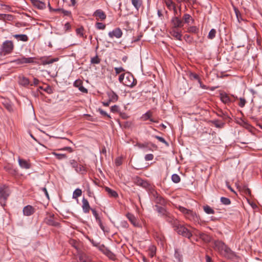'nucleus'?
Wrapping results in <instances>:
<instances>
[{
    "mask_svg": "<svg viewBox=\"0 0 262 262\" xmlns=\"http://www.w3.org/2000/svg\"><path fill=\"white\" fill-rule=\"evenodd\" d=\"M214 249L222 255L229 258H232L235 253L228 248L223 242L216 241L214 243Z\"/></svg>",
    "mask_w": 262,
    "mask_h": 262,
    "instance_id": "obj_1",
    "label": "nucleus"
},
{
    "mask_svg": "<svg viewBox=\"0 0 262 262\" xmlns=\"http://www.w3.org/2000/svg\"><path fill=\"white\" fill-rule=\"evenodd\" d=\"M171 224L173 225L174 230L179 234L188 238H190L192 236L191 232L183 225L178 224L177 220H174Z\"/></svg>",
    "mask_w": 262,
    "mask_h": 262,
    "instance_id": "obj_2",
    "label": "nucleus"
},
{
    "mask_svg": "<svg viewBox=\"0 0 262 262\" xmlns=\"http://www.w3.org/2000/svg\"><path fill=\"white\" fill-rule=\"evenodd\" d=\"M179 210L183 213L185 216L186 218L190 221L193 222H198L199 221L198 216L196 213L193 212L191 210L187 209L184 207L179 206Z\"/></svg>",
    "mask_w": 262,
    "mask_h": 262,
    "instance_id": "obj_3",
    "label": "nucleus"
},
{
    "mask_svg": "<svg viewBox=\"0 0 262 262\" xmlns=\"http://www.w3.org/2000/svg\"><path fill=\"white\" fill-rule=\"evenodd\" d=\"M155 208L160 216L164 217L169 223H172L174 219L165 208L157 205H155Z\"/></svg>",
    "mask_w": 262,
    "mask_h": 262,
    "instance_id": "obj_4",
    "label": "nucleus"
},
{
    "mask_svg": "<svg viewBox=\"0 0 262 262\" xmlns=\"http://www.w3.org/2000/svg\"><path fill=\"white\" fill-rule=\"evenodd\" d=\"M150 195L152 200L156 203L163 205L165 204V201L158 193L154 189L150 190Z\"/></svg>",
    "mask_w": 262,
    "mask_h": 262,
    "instance_id": "obj_5",
    "label": "nucleus"
},
{
    "mask_svg": "<svg viewBox=\"0 0 262 262\" xmlns=\"http://www.w3.org/2000/svg\"><path fill=\"white\" fill-rule=\"evenodd\" d=\"M14 48L13 42L10 40H6L3 43L2 50L4 52V55L11 53Z\"/></svg>",
    "mask_w": 262,
    "mask_h": 262,
    "instance_id": "obj_6",
    "label": "nucleus"
},
{
    "mask_svg": "<svg viewBox=\"0 0 262 262\" xmlns=\"http://www.w3.org/2000/svg\"><path fill=\"white\" fill-rule=\"evenodd\" d=\"M133 181L134 183L137 185L140 186L146 189H150L151 186L150 184L146 180H144L139 177H135L133 179Z\"/></svg>",
    "mask_w": 262,
    "mask_h": 262,
    "instance_id": "obj_7",
    "label": "nucleus"
},
{
    "mask_svg": "<svg viewBox=\"0 0 262 262\" xmlns=\"http://www.w3.org/2000/svg\"><path fill=\"white\" fill-rule=\"evenodd\" d=\"M171 22L173 26L172 29H178L179 28H181L184 26V22L178 16H174L172 17Z\"/></svg>",
    "mask_w": 262,
    "mask_h": 262,
    "instance_id": "obj_8",
    "label": "nucleus"
},
{
    "mask_svg": "<svg viewBox=\"0 0 262 262\" xmlns=\"http://www.w3.org/2000/svg\"><path fill=\"white\" fill-rule=\"evenodd\" d=\"M136 84L135 83V79L133 75L127 74L125 76V81H123V84L128 87H133Z\"/></svg>",
    "mask_w": 262,
    "mask_h": 262,
    "instance_id": "obj_9",
    "label": "nucleus"
},
{
    "mask_svg": "<svg viewBox=\"0 0 262 262\" xmlns=\"http://www.w3.org/2000/svg\"><path fill=\"white\" fill-rule=\"evenodd\" d=\"M34 57H23L14 60L13 62L17 64H20L23 63H28L34 62Z\"/></svg>",
    "mask_w": 262,
    "mask_h": 262,
    "instance_id": "obj_10",
    "label": "nucleus"
},
{
    "mask_svg": "<svg viewBox=\"0 0 262 262\" xmlns=\"http://www.w3.org/2000/svg\"><path fill=\"white\" fill-rule=\"evenodd\" d=\"M122 31L119 28H117L108 33V36L112 38L114 37L120 38L122 37Z\"/></svg>",
    "mask_w": 262,
    "mask_h": 262,
    "instance_id": "obj_11",
    "label": "nucleus"
},
{
    "mask_svg": "<svg viewBox=\"0 0 262 262\" xmlns=\"http://www.w3.org/2000/svg\"><path fill=\"white\" fill-rule=\"evenodd\" d=\"M101 251L104 253L106 256H107L110 259L113 260H115L116 259V255L107 248L103 246V247L101 249Z\"/></svg>",
    "mask_w": 262,
    "mask_h": 262,
    "instance_id": "obj_12",
    "label": "nucleus"
},
{
    "mask_svg": "<svg viewBox=\"0 0 262 262\" xmlns=\"http://www.w3.org/2000/svg\"><path fill=\"white\" fill-rule=\"evenodd\" d=\"M23 214L26 216H30L35 212V209L31 205H27L23 208Z\"/></svg>",
    "mask_w": 262,
    "mask_h": 262,
    "instance_id": "obj_13",
    "label": "nucleus"
},
{
    "mask_svg": "<svg viewBox=\"0 0 262 262\" xmlns=\"http://www.w3.org/2000/svg\"><path fill=\"white\" fill-rule=\"evenodd\" d=\"M9 195L8 189L6 187H0V199L6 200Z\"/></svg>",
    "mask_w": 262,
    "mask_h": 262,
    "instance_id": "obj_14",
    "label": "nucleus"
},
{
    "mask_svg": "<svg viewBox=\"0 0 262 262\" xmlns=\"http://www.w3.org/2000/svg\"><path fill=\"white\" fill-rule=\"evenodd\" d=\"M82 208L83 211L86 213H89L90 210H91L92 208H91L90 207L88 201L86 199L83 198L82 200Z\"/></svg>",
    "mask_w": 262,
    "mask_h": 262,
    "instance_id": "obj_15",
    "label": "nucleus"
},
{
    "mask_svg": "<svg viewBox=\"0 0 262 262\" xmlns=\"http://www.w3.org/2000/svg\"><path fill=\"white\" fill-rule=\"evenodd\" d=\"M221 100L226 104H229L232 100L230 97L226 93H222L220 95Z\"/></svg>",
    "mask_w": 262,
    "mask_h": 262,
    "instance_id": "obj_16",
    "label": "nucleus"
},
{
    "mask_svg": "<svg viewBox=\"0 0 262 262\" xmlns=\"http://www.w3.org/2000/svg\"><path fill=\"white\" fill-rule=\"evenodd\" d=\"M58 60H59L58 58L49 59V57H47V58L42 57L40 58V60L43 65L51 64L54 62H56V61H58Z\"/></svg>",
    "mask_w": 262,
    "mask_h": 262,
    "instance_id": "obj_17",
    "label": "nucleus"
},
{
    "mask_svg": "<svg viewBox=\"0 0 262 262\" xmlns=\"http://www.w3.org/2000/svg\"><path fill=\"white\" fill-rule=\"evenodd\" d=\"M93 16L98 17L102 20H104L106 17V15L105 13L101 9L96 10L94 13Z\"/></svg>",
    "mask_w": 262,
    "mask_h": 262,
    "instance_id": "obj_18",
    "label": "nucleus"
},
{
    "mask_svg": "<svg viewBox=\"0 0 262 262\" xmlns=\"http://www.w3.org/2000/svg\"><path fill=\"white\" fill-rule=\"evenodd\" d=\"M170 34L177 39L179 40H182V34L181 32H180L178 29H172L170 32Z\"/></svg>",
    "mask_w": 262,
    "mask_h": 262,
    "instance_id": "obj_19",
    "label": "nucleus"
},
{
    "mask_svg": "<svg viewBox=\"0 0 262 262\" xmlns=\"http://www.w3.org/2000/svg\"><path fill=\"white\" fill-rule=\"evenodd\" d=\"M32 2L34 6L39 9H43L46 8V4L42 2L39 1L38 0H32Z\"/></svg>",
    "mask_w": 262,
    "mask_h": 262,
    "instance_id": "obj_20",
    "label": "nucleus"
},
{
    "mask_svg": "<svg viewBox=\"0 0 262 262\" xmlns=\"http://www.w3.org/2000/svg\"><path fill=\"white\" fill-rule=\"evenodd\" d=\"M18 163L19 166L25 169H29L30 168V164L25 160L18 158Z\"/></svg>",
    "mask_w": 262,
    "mask_h": 262,
    "instance_id": "obj_21",
    "label": "nucleus"
},
{
    "mask_svg": "<svg viewBox=\"0 0 262 262\" xmlns=\"http://www.w3.org/2000/svg\"><path fill=\"white\" fill-rule=\"evenodd\" d=\"M19 83L23 86H27L30 84L29 79L24 76H19Z\"/></svg>",
    "mask_w": 262,
    "mask_h": 262,
    "instance_id": "obj_22",
    "label": "nucleus"
},
{
    "mask_svg": "<svg viewBox=\"0 0 262 262\" xmlns=\"http://www.w3.org/2000/svg\"><path fill=\"white\" fill-rule=\"evenodd\" d=\"M183 19L184 23H186L188 25L189 24L190 21H191V24H193L194 21V20L192 18L191 15L187 13L184 14Z\"/></svg>",
    "mask_w": 262,
    "mask_h": 262,
    "instance_id": "obj_23",
    "label": "nucleus"
},
{
    "mask_svg": "<svg viewBox=\"0 0 262 262\" xmlns=\"http://www.w3.org/2000/svg\"><path fill=\"white\" fill-rule=\"evenodd\" d=\"M126 216L127 217V219L129 220V221L130 222V223L134 226H138L137 220L136 218L135 217V216L133 214L130 213H128Z\"/></svg>",
    "mask_w": 262,
    "mask_h": 262,
    "instance_id": "obj_24",
    "label": "nucleus"
},
{
    "mask_svg": "<svg viewBox=\"0 0 262 262\" xmlns=\"http://www.w3.org/2000/svg\"><path fill=\"white\" fill-rule=\"evenodd\" d=\"M132 4L135 8V9L138 11L142 5V0H131Z\"/></svg>",
    "mask_w": 262,
    "mask_h": 262,
    "instance_id": "obj_25",
    "label": "nucleus"
},
{
    "mask_svg": "<svg viewBox=\"0 0 262 262\" xmlns=\"http://www.w3.org/2000/svg\"><path fill=\"white\" fill-rule=\"evenodd\" d=\"M105 190L107 192V193L108 194V195L110 196L113 197V198L118 197V193L115 190L111 189L110 188H109L108 187H105Z\"/></svg>",
    "mask_w": 262,
    "mask_h": 262,
    "instance_id": "obj_26",
    "label": "nucleus"
},
{
    "mask_svg": "<svg viewBox=\"0 0 262 262\" xmlns=\"http://www.w3.org/2000/svg\"><path fill=\"white\" fill-rule=\"evenodd\" d=\"M13 36L15 38L23 41H27L28 40V37L26 34H15Z\"/></svg>",
    "mask_w": 262,
    "mask_h": 262,
    "instance_id": "obj_27",
    "label": "nucleus"
},
{
    "mask_svg": "<svg viewBox=\"0 0 262 262\" xmlns=\"http://www.w3.org/2000/svg\"><path fill=\"white\" fill-rule=\"evenodd\" d=\"M199 236L205 242H209L210 240V237L207 234L203 232H199Z\"/></svg>",
    "mask_w": 262,
    "mask_h": 262,
    "instance_id": "obj_28",
    "label": "nucleus"
},
{
    "mask_svg": "<svg viewBox=\"0 0 262 262\" xmlns=\"http://www.w3.org/2000/svg\"><path fill=\"white\" fill-rule=\"evenodd\" d=\"M165 4L169 10L174 8L176 4L172 0H165Z\"/></svg>",
    "mask_w": 262,
    "mask_h": 262,
    "instance_id": "obj_29",
    "label": "nucleus"
},
{
    "mask_svg": "<svg viewBox=\"0 0 262 262\" xmlns=\"http://www.w3.org/2000/svg\"><path fill=\"white\" fill-rule=\"evenodd\" d=\"M109 100L111 101L115 102L118 100V95L114 93V92H112L108 93Z\"/></svg>",
    "mask_w": 262,
    "mask_h": 262,
    "instance_id": "obj_30",
    "label": "nucleus"
},
{
    "mask_svg": "<svg viewBox=\"0 0 262 262\" xmlns=\"http://www.w3.org/2000/svg\"><path fill=\"white\" fill-rule=\"evenodd\" d=\"M76 171L82 174L86 172V168L82 165H78L77 168L75 169Z\"/></svg>",
    "mask_w": 262,
    "mask_h": 262,
    "instance_id": "obj_31",
    "label": "nucleus"
},
{
    "mask_svg": "<svg viewBox=\"0 0 262 262\" xmlns=\"http://www.w3.org/2000/svg\"><path fill=\"white\" fill-rule=\"evenodd\" d=\"M91 211L92 212V213H93V215L95 216L96 221L99 222V225H100V226L101 228L102 229H103V227H102V224H101V220H100V218L99 217L98 214L97 213V211L95 209H91Z\"/></svg>",
    "mask_w": 262,
    "mask_h": 262,
    "instance_id": "obj_32",
    "label": "nucleus"
},
{
    "mask_svg": "<svg viewBox=\"0 0 262 262\" xmlns=\"http://www.w3.org/2000/svg\"><path fill=\"white\" fill-rule=\"evenodd\" d=\"M46 222L47 224L51 226H56L58 225V223L55 222L52 217L47 218L46 219Z\"/></svg>",
    "mask_w": 262,
    "mask_h": 262,
    "instance_id": "obj_33",
    "label": "nucleus"
},
{
    "mask_svg": "<svg viewBox=\"0 0 262 262\" xmlns=\"http://www.w3.org/2000/svg\"><path fill=\"white\" fill-rule=\"evenodd\" d=\"M82 194V190L79 188H77L75 190L73 193V198L77 199L78 197L81 196Z\"/></svg>",
    "mask_w": 262,
    "mask_h": 262,
    "instance_id": "obj_34",
    "label": "nucleus"
},
{
    "mask_svg": "<svg viewBox=\"0 0 262 262\" xmlns=\"http://www.w3.org/2000/svg\"><path fill=\"white\" fill-rule=\"evenodd\" d=\"M0 16L4 20H11L13 19V16L11 14H1Z\"/></svg>",
    "mask_w": 262,
    "mask_h": 262,
    "instance_id": "obj_35",
    "label": "nucleus"
},
{
    "mask_svg": "<svg viewBox=\"0 0 262 262\" xmlns=\"http://www.w3.org/2000/svg\"><path fill=\"white\" fill-rule=\"evenodd\" d=\"M204 211L207 213V214H214V210L211 208L208 205H206L204 206Z\"/></svg>",
    "mask_w": 262,
    "mask_h": 262,
    "instance_id": "obj_36",
    "label": "nucleus"
},
{
    "mask_svg": "<svg viewBox=\"0 0 262 262\" xmlns=\"http://www.w3.org/2000/svg\"><path fill=\"white\" fill-rule=\"evenodd\" d=\"M199 31V28L196 26H190L188 28L187 32L192 33H197Z\"/></svg>",
    "mask_w": 262,
    "mask_h": 262,
    "instance_id": "obj_37",
    "label": "nucleus"
},
{
    "mask_svg": "<svg viewBox=\"0 0 262 262\" xmlns=\"http://www.w3.org/2000/svg\"><path fill=\"white\" fill-rule=\"evenodd\" d=\"M171 180L174 183H178L180 182L181 178L177 174H173L171 176Z\"/></svg>",
    "mask_w": 262,
    "mask_h": 262,
    "instance_id": "obj_38",
    "label": "nucleus"
},
{
    "mask_svg": "<svg viewBox=\"0 0 262 262\" xmlns=\"http://www.w3.org/2000/svg\"><path fill=\"white\" fill-rule=\"evenodd\" d=\"M216 31L215 29H212L210 32H209V34L208 35V38L210 39H213L216 35Z\"/></svg>",
    "mask_w": 262,
    "mask_h": 262,
    "instance_id": "obj_39",
    "label": "nucleus"
},
{
    "mask_svg": "<svg viewBox=\"0 0 262 262\" xmlns=\"http://www.w3.org/2000/svg\"><path fill=\"white\" fill-rule=\"evenodd\" d=\"M212 123L217 128H222L225 125L224 123L220 122L219 120H213Z\"/></svg>",
    "mask_w": 262,
    "mask_h": 262,
    "instance_id": "obj_40",
    "label": "nucleus"
},
{
    "mask_svg": "<svg viewBox=\"0 0 262 262\" xmlns=\"http://www.w3.org/2000/svg\"><path fill=\"white\" fill-rule=\"evenodd\" d=\"M151 113L150 111H148L146 113H145L144 114H143L142 115L141 118L144 121H146L148 119H149L151 117Z\"/></svg>",
    "mask_w": 262,
    "mask_h": 262,
    "instance_id": "obj_41",
    "label": "nucleus"
},
{
    "mask_svg": "<svg viewBox=\"0 0 262 262\" xmlns=\"http://www.w3.org/2000/svg\"><path fill=\"white\" fill-rule=\"evenodd\" d=\"M221 202L225 205H228L231 204V201L229 199L225 197L221 198Z\"/></svg>",
    "mask_w": 262,
    "mask_h": 262,
    "instance_id": "obj_42",
    "label": "nucleus"
},
{
    "mask_svg": "<svg viewBox=\"0 0 262 262\" xmlns=\"http://www.w3.org/2000/svg\"><path fill=\"white\" fill-rule=\"evenodd\" d=\"M100 62V59L99 58L97 55H96L95 57H93L91 59V62L92 64H98Z\"/></svg>",
    "mask_w": 262,
    "mask_h": 262,
    "instance_id": "obj_43",
    "label": "nucleus"
},
{
    "mask_svg": "<svg viewBox=\"0 0 262 262\" xmlns=\"http://www.w3.org/2000/svg\"><path fill=\"white\" fill-rule=\"evenodd\" d=\"M155 138L158 139L160 142L165 144L166 146H169L168 143L163 137L158 136H155Z\"/></svg>",
    "mask_w": 262,
    "mask_h": 262,
    "instance_id": "obj_44",
    "label": "nucleus"
},
{
    "mask_svg": "<svg viewBox=\"0 0 262 262\" xmlns=\"http://www.w3.org/2000/svg\"><path fill=\"white\" fill-rule=\"evenodd\" d=\"M4 104L8 111L9 112L13 111V107L11 103L6 102Z\"/></svg>",
    "mask_w": 262,
    "mask_h": 262,
    "instance_id": "obj_45",
    "label": "nucleus"
},
{
    "mask_svg": "<svg viewBox=\"0 0 262 262\" xmlns=\"http://www.w3.org/2000/svg\"><path fill=\"white\" fill-rule=\"evenodd\" d=\"M76 33L77 35H79L80 37H83V28L80 27L77 28L76 30Z\"/></svg>",
    "mask_w": 262,
    "mask_h": 262,
    "instance_id": "obj_46",
    "label": "nucleus"
},
{
    "mask_svg": "<svg viewBox=\"0 0 262 262\" xmlns=\"http://www.w3.org/2000/svg\"><path fill=\"white\" fill-rule=\"evenodd\" d=\"M96 27L97 29L99 30H104L105 28V25L102 23H97Z\"/></svg>",
    "mask_w": 262,
    "mask_h": 262,
    "instance_id": "obj_47",
    "label": "nucleus"
},
{
    "mask_svg": "<svg viewBox=\"0 0 262 262\" xmlns=\"http://www.w3.org/2000/svg\"><path fill=\"white\" fill-rule=\"evenodd\" d=\"M70 163L71 165L75 169V170L77 168V166L79 165L75 160H70Z\"/></svg>",
    "mask_w": 262,
    "mask_h": 262,
    "instance_id": "obj_48",
    "label": "nucleus"
},
{
    "mask_svg": "<svg viewBox=\"0 0 262 262\" xmlns=\"http://www.w3.org/2000/svg\"><path fill=\"white\" fill-rule=\"evenodd\" d=\"M111 111L113 113H117L119 111V107L117 105H114V106H112L111 108Z\"/></svg>",
    "mask_w": 262,
    "mask_h": 262,
    "instance_id": "obj_49",
    "label": "nucleus"
},
{
    "mask_svg": "<svg viewBox=\"0 0 262 262\" xmlns=\"http://www.w3.org/2000/svg\"><path fill=\"white\" fill-rule=\"evenodd\" d=\"M246 102V101L244 98H240L239 103L238 105L240 107H243L245 106Z\"/></svg>",
    "mask_w": 262,
    "mask_h": 262,
    "instance_id": "obj_50",
    "label": "nucleus"
},
{
    "mask_svg": "<svg viewBox=\"0 0 262 262\" xmlns=\"http://www.w3.org/2000/svg\"><path fill=\"white\" fill-rule=\"evenodd\" d=\"M98 111L99 112V113H100L101 115H102L104 116H106L108 118H111L110 115H109L106 112L102 110V109L99 108Z\"/></svg>",
    "mask_w": 262,
    "mask_h": 262,
    "instance_id": "obj_51",
    "label": "nucleus"
},
{
    "mask_svg": "<svg viewBox=\"0 0 262 262\" xmlns=\"http://www.w3.org/2000/svg\"><path fill=\"white\" fill-rule=\"evenodd\" d=\"M190 77L191 79H196L200 82V79H199V75L196 74L191 73L190 75Z\"/></svg>",
    "mask_w": 262,
    "mask_h": 262,
    "instance_id": "obj_52",
    "label": "nucleus"
},
{
    "mask_svg": "<svg viewBox=\"0 0 262 262\" xmlns=\"http://www.w3.org/2000/svg\"><path fill=\"white\" fill-rule=\"evenodd\" d=\"M79 260L80 262H90V260L88 259L84 255H80L79 256Z\"/></svg>",
    "mask_w": 262,
    "mask_h": 262,
    "instance_id": "obj_53",
    "label": "nucleus"
},
{
    "mask_svg": "<svg viewBox=\"0 0 262 262\" xmlns=\"http://www.w3.org/2000/svg\"><path fill=\"white\" fill-rule=\"evenodd\" d=\"M125 74H122L119 76V81L120 83L123 84V81H125Z\"/></svg>",
    "mask_w": 262,
    "mask_h": 262,
    "instance_id": "obj_54",
    "label": "nucleus"
},
{
    "mask_svg": "<svg viewBox=\"0 0 262 262\" xmlns=\"http://www.w3.org/2000/svg\"><path fill=\"white\" fill-rule=\"evenodd\" d=\"M154 159V155L151 154H147L145 156V159L146 161H150Z\"/></svg>",
    "mask_w": 262,
    "mask_h": 262,
    "instance_id": "obj_55",
    "label": "nucleus"
},
{
    "mask_svg": "<svg viewBox=\"0 0 262 262\" xmlns=\"http://www.w3.org/2000/svg\"><path fill=\"white\" fill-rule=\"evenodd\" d=\"M114 69L116 74H119V73L125 71L124 69L122 67L115 68Z\"/></svg>",
    "mask_w": 262,
    "mask_h": 262,
    "instance_id": "obj_56",
    "label": "nucleus"
},
{
    "mask_svg": "<svg viewBox=\"0 0 262 262\" xmlns=\"http://www.w3.org/2000/svg\"><path fill=\"white\" fill-rule=\"evenodd\" d=\"M70 243L75 248H76V249L78 248V247H77V242H76V241L74 240V239H72V240L70 241Z\"/></svg>",
    "mask_w": 262,
    "mask_h": 262,
    "instance_id": "obj_57",
    "label": "nucleus"
},
{
    "mask_svg": "<svg viewBox=\"0 0 262 262\" xmlns=\"http://www.w3.org/2000/svg\"><path fill=\"white\" fill-rule=\"evenodd\" d=\"M60 13H62L64 16H70L71 14L70 11L61 9Z\"/></svg>",
    "mask_w": 262,
    "mask_h": 262,
    "instance_id": "obj_58",
    "label": "nucleus"
},
{
    "mask_svg": "<svg viewBox=\"0 0 262 262\" xmlns=\"http://www.w3.org/2000/svg\"><path fill=\"white\" fill-rule=\"evenodd\" d=\"M55 155L58 159H62L67 157L65 154H55Z\"/></svg>",
    "mask_w": 262,
    "mask_h": 262,
    "instance_id": "obj_59",
    "label": "nucleus"
},
{
    "mask_svg": "<svg viewBox=\"0 0 262 262\" xmlns=\"http://www.w3.org/2000/svg\"><path fill=\"white\" fill-rule=\"evenodd\" d=\"M78 89L80 91H81L82 93H88V90L86 88H85L82 85H80Z\"/></svg>",
    "mask_w": 262,
    "mask_h": 262,
    "instance_id": "obj_60",
    "label": "nucleus"
},
{
    "mask_svg": "<svg viewBox=\"0 0 262 262\" xmlns=\"http://www.w3.org/2000/svg\"><path fill=\"white\" fill-rule=\"evenodd\" d=\"M75 86L79 88L80 85H82V83L81 80H76L74 83Z\"/></svg>",
    "mask_w": 262,
    "mask_h": 262,
    "instance_id": "obj_61",
    "label": "nucleus"
},
{
    "mask_svg": "<svg viewBox=\"0 0 262 262\" xmlns=\"http://www.w3.org/2000/svg\"><path fill=\"white\" fill-rule=\"evenodd\" d=\"M115 164L117 166H119L122 164V159L120 158H117L115 160Z\"/></svg>",
    "mask_w": 262,
    "mask_h": 262,
    "instance_id": "obj_62",
    "label": "nucleus"
},
{
    "mask_svg": "<svg viewBox=\"0 0 262 262\" xmlns=\"http://www.w3.org/2000/svg\"><path fill=\"white\" fill-rule=\"evenodd\" d=\"M184 38L185 40L187 41L191 42L192 41V38L190 37V35L186 34L184 35Z\"/></svg>",
    "mask_w": 262,
    "mask_h": 262,
    "instance_id": "obj_63",
    "label": "nucleus"
},
{
    "mask_svg": "<svg viewBox=\"0 0 262 262\" xmlns=\"http://www.w3.org/2000/svg\"><path fill=\"white\" fill-rule=\"evenodd\" d=\"M43 90L49 94H51L52 92V89L50 86H47L46 88L43 89Z\"/></svg>",
    "mask_w": 262,
    "mask_h": 262,
    "instance_id": "obj_64",
    "label": "nucleus"
}]
</instances>
